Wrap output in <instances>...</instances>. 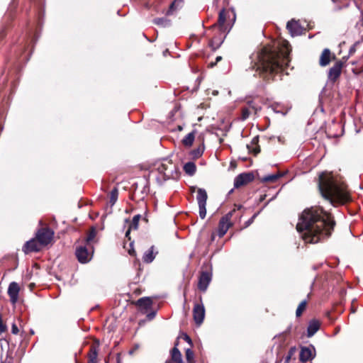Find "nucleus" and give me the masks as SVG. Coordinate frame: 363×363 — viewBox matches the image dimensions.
I'll list each match as a JSON object with an SVG mask.
<instances>
[{
  "instance_id": "16",
  "label": "nucleus",
  "mask_w": 363,
  "mask_h": 363,
  "mask_svg": "<svg viewBox=\"0 0 363 363\" xmlns=\"http://www.w3.org/2000/svg\"><path fill=\"white\" fill-rule=\"evenodd\" d=\"M133 303L138 306L142 313H145L151 309L153 302L150 297H143Z\"/></svg>"
},
{
  "instance_id": "14",
  "label": "nucleus",
  "mask_w": 363,
  "mask_h": 363,
  "mask_svg": "<svg viewBox=\"0 0 363 363\" xmlns=\"http://www.w3.org/2000/svg\"><path fill=\"white\" fill-rule=\"evenodd\" d=\"M93 250V247H91ZM92 253L89 252V250L86 246H79L76 249L75 255L80 263H87L89 262L92 257Z\"/></svg>"
},
{
  "instance_id": "6",
  "label": "nucleus",
  "mask_w": 363,
  "mask_h": 363,
  "mask_svg": "<svg viewBox=\"0 0 363 363\" xmlns=\"http://www.w3.org/2000/svg\"><path fill=\"white\" fill-rule=\"evenodd\" d=\"M236 211V209L230 211L225 216H223L218 223V235L220 238L224 236V235L227 233L228 229L233 225V223L230 222V219L233 216V214Z\"/></svg>"
},
{
  "instance_id": "51",
  "label": "nucleus",
  "mask_w": 363,
  "mask_h": 363,
  "mask_svg": "<svg viewBox=\"0 0 363 363\" xmlns=\"http://www.w3.org/2000/svg\"><path fill=\"white\" fill-rule=\"evenodd\" d=\"M144 220H145L146 222L148 221V220L147 218H144Z\"/></svg>"
},
{
  "instance_id": "46",
  "label": "nucleus",
  "mask_w": 363,
  "mask_h": 363,
  "mask_svg": "<svg viewBox=\"0 0 363 363\" xmlns=\"http://www.w3.org/2000/svg\"><path fill=\"white\" fill-rule=\"evenodd\" d=\"M190 190H191V193H194L196 190V186H191L190 187Z\"/></svg>"
},
{
  "instance_id": "43",
  "label": "nucleus",
  "mask_w": 363,
  "mask_h": 363,
  "mask_svg": "<svg viewBox=\"0 0 363 363\" xmlns=\"http://www.w3.org/2000/svg\"><path fill=\"white\" fill-rule=\"evenodd\" d=\"M155 315H156V312L152 311L147 315V318H148V320H152L155 317Z\"/></svg>"
},
{
  "instance_id": "22",
  "label": "nucleus",
  "mask_w": 363,
  "mask_h": 363,
  "mask_svg": "<svg viewBox=\"0 0 363 363\" xmlns=\"http://www.w3.org/2000/svg\"><path fill=\"white\" fill-rule=\"evenodd\" d=\"M18 292H19L18 285L15 282L11 283L9 286L8 294L10 296L11 301L13 304H15L17 301Z\"/></svg>"
},
{
  "instance_id": "18",
  "label": "nucleus",
  "mask_w": 363,
  "mask_h": 363,
  "mask_svg": "<svg viewBox=\"0 0 363 363\" xmlns=\"http://www.w3.org/2000/svg\"><path fill=\"white\" fill-rule=\"evenodd\" d=\"M99 342L96 341L93 342L88 352V362L87 363H97V357L99 353Z\"/></svg>"
},
{
  "instance_id": "8",
  "label": "nucleus",
  "mask_w": 363,
  "mask_h": 363,
  "mask_svg": "<svg viewBox=\"0 0 363 363\" xmlns=\"http://www.w3.org/2000/svg\"><path fill=\"white\" fill-rule=\"evenodd\" d=\"M208 199L207 192L205 189L199 188L197 189L196 200L199 208V216L201 218L203 219L206 215V201Z\"/></svg>"
},
{
  "instance_id": "36",
  "label": "nucleus",
  "mask_w": 363,
  "mask_h": 363,
  "mask_svg": "<svg viewBox=\"0 0 363 363\" xmlns=\"http://www.w3.org/2000/svg\"><path fill=\"white\" fill-rule=\"evenodd\" d=\"M296 351V347H291L287 353V355L285 357L284 363H289L292 357L294 355L295 352Z\"/></svg>"
},
{
  "instance_id": "44",
  "label": "nucleus",
  "mask_w": 363,
  "mask_h": 363,
  "mask_svg": "<svg viewBox=\"0 0 363 363\" xmlns=\"http://www.w3.org/2000/svg\"><path fill=\"white\" fill-rule=\"evenodd\" d=\"M11 331L13 334H17L18 333L19 330L16 324H13Z\"/></svg>"
},
{
  "instance_id": "40",
  "label": "nucleus",
  "mask_w": 363,
  "mask_h": 363,
  "mask_svg": "<svg viewBox=\"0 0 363 363\" xmlns=\"http://www.w3.org/2000/svg\"><path fill=\"white\" fill-rule=\"evenodd\" d=\"M359 44V42H357L355 43L350 48V50H349V54L350 55H353L355 52H356V47Z\"/></svg>"
},
{
  "instance_id": "34",
  "label": "nucleus",
  "mask_w": 363,
  "mask_h": 363,
  "mask_svg": "<svg viewBox=\"0 0 363 363\" xmlns=\"http://www.w3.org/2000/svg\"><path fill=\"white\" fill-rule=\"evenodd\" d=\"M140 218L141 216L140 214L134 216L129 227L133 230H137L138 228V223Z\"/></svg>"
},
{
  "instance_id": "42",
  "label": "nucleus",
  "mask_w": 363,
  "mask_h": 363,
  "mask_svg": "<svg viewBox=\"0 0 363 363\" xmlns=\"http://www.w3.org/2000/svg\"><path fill=\"white\" fill-rule=\"evenodd\" d=\"M183 339L187 342L189 344H190L191 345H192V340L191 339V337L186 335V334H184L183 335Z\"/></svg>"
},
{
  "instance_id": "3",
  "label": "nucleus",
  "mask_w": 363,
  "mask_h": 363,
  "mask_svg": "<svg viewBox=\"0 0 363 363\" xmlns=\"http://www.w3.org/2000/svg\"><path fill=\"white\" fill-rule=\"evenodd\" d=\"M318 187L321 196L333 206L343 205L352 201L347 185L340 175L328 172L320 173Z\"/></svg>"
},
{
  "instance_id": "47",
  "label": "nucleus",
  "mask_w": 363,
  "mask_h": 363,
  "mask_svg": "<svg viewBox=\"0 0 363 363\" xmlns=\"http://www.w3.org/2000/svg\"><path fill=\"white\" fill-rule=\"evenodd\" d=\"M35 286L34 284H29V287L30 288V289H32V288Z\"/></svg>"
},
{
  "instance_id": "23",
  "label": "nucleus",
  "mask_w": 363,
  "mask_h": 363,
  "mask_svg": "<svg viewBox=\"0 0 363 363\" xmlns=\"http://www.w3.org/2000/svg\"><path fill=\"white\" fill-rule=\"evenodd\" d=\"M249 152L252 153L255 156L260 152V146L259 145V136L254 137L250 143L247 145Z\"/></svg>"
},
{
  "instance_id": "50",
  "label": "nucleus",
  "mask_w": 363,
  "mask_h": 363,
  "mask_svg": "<svg viewBox=\"0 0 363 363\" xmlns=\"http://www.w3.org/2000/svg\"><path fill=\"white\" fill-rule=\"evenodd\" d=\"M30 334L31 335H33L34 334V331L33 330H30Z\"/></svg>"
},
{
  "instance_id": "12",
  "label": "nucleus",
  "mask_w": 363,
  "mask_h": 363,
  "mask_svg": "<svg viewBox=\"0 0 363 363\" xmlns=\"http://www.w3.org/2000/svg\"><path fill=\"white\" fill-rule=\"evenodd\" d=\"M344 66V62L337 61L335 64L330 68L328 74V79L332 83H335L340 77L342 69Z\"/></svg>"
},
{
  "instance_id": "21",
  "label": "nucleus",
  "mask_w": 363,
  "mask_h": 363,
  "mask_svg": "<svg viewBox=\"0 0 363 363\" xmlns=\"http://www.w3.org/2000/svg\"><path fill=\"white\" fill-rule=\"evenodd\" d=\"M320 328V322L317 319H312L309 321L307 328V337H311L313 336Z\"/></svg>"
},
{
  "instance_id": "13",
  "label": "nucleus",
  "mask_w": 363,
  "mask_h": 363,
  "mask_svg": "<svg viewBox=\"0 0 363 363\" xmlns=\"http://www.w3.org/2000/svg\"><path fill=\"white\" fill-rule=\"evenodd\" d=\"M212 278V274L209 271H201L199 277L197 287L201 291H206Z\"/></svg>"
},
{
  "instance_id": "11",
  "label": "nucleus",
  "mask_w": 363,
  "mask_h": 363,
  "mask_svg": "<svg viewBox=\"0 0 363 363\" xmlns=\"http://www.w3.org/2000/svg\"><path fill=\"white\" fill-rule=\"evenodd\" d=\"M201 303H195L193 308V318L197 325H201L205 317V308L200 297Z\"/></svg>"
},
{
  "instance_id": "31",
  "label": "nucleus",
  "mask_w": 363,
  "mask_h": 363,
  "mask_svg": "<svg viewBox=\"0 0 363 363\" xmlns=\"http://www.w3.org/2000/svg\"><path fill=\"white\" fill-rule=\"evenodd\" d=\"M118 189L116 188V187H114L110 192V194H109V204L111 205V206H113L117 199H118Z\"/></svg>"
},
{
  "instance_id": "38",
  "label": "nucleus",
  "mask_w": 363,
  "mask_h": 363,
  "mask_svg": "<svg viewBox=\"0 0 363 363\" xmlns=\"http://www.w3.org/2000/svg\"><path fill=\"white\" fill-rule=\"evenodd\" d=\"M222 57L221 56H218L216 58V61L215 62H211L208 64V67H210V68H212L214 66H216L217 65V63L220 61L222 60Z\"/></svg>"
},
{
  "instance_id": "45",
  "label": "nucleus",
  "mask_w": 363,
  "mask_h": 363,
  "mask_svg": "<svg viewBox=\"0 0 363 363\" xmlns=\"http://www.w3.org/2000/svg\"><path fill=\"white\" fill-rule=\"evenodd\" d=\"M131 230H133V229L129 227L128 230L125 233V238H127L129 240H130V233Z\"/></svg>"
},
{
  "instance_id": "5",
  "label": "nucleus",
  "mask_w": 363,
  "mask_h": 363,
  "mask_svg": "<svg viewBox=\"0 0 363 363\" xmlns=\"http://www.w3.org/2000/svg\"><path fill=\"white\" fill-rule=\"evenodd\" d=\"M39 225L40 226L37 229L35 236L45 247L52 245L55 242L54 230L47 224H43L42 220H40Z\"/></svg>"
},
{
  "instance_id": "9",
  "label": "nucleus",
  "mask_w": 363,
  "mask_h": 363,
  "mask_svg": "<svg viewBox=\"0 0 363 363\" xmlns=\"http://www.w3.org/2000/svg\"><path fill=\"white\" fill-rule=\"evenodd\" d=\"M315 348L313 345H310L308 347H301V350L299 353V361L301 362L305 363L308 361L314 359L315 357Z\"/></svg>"
},
{
  "instance_id": "7",
  "label": "nucleus",
  "mask_w": 363,
  "mask_h": 363,
  "mask_svg": "<svg viewBox=\"0 0 363 363\" xmlns=\"http://www.w3.org/2000/svg\"><path fill=\"white\" fill-rule=\"evenodd\" d=\"M229 17H230L229 11L225 10V9H223L219 12L217 23L213 24L210 28H216L218 26L219 30L221 33H228L231 28V26H230L228 28V25L225 24V22L227 21V18Z\"/></svg>"
},
{
  "instance_id": "19",
  "label": "nucleus",
  "mask_w": 363,
  "mask_h": 363,
  "mask_svg": "<svg viewBox=\"0 0 363 363\" xmlns=\"http://www.w3.org/2000/svg\"><path fill=\"white\" fill-rule=\"evenodd\" d=\"M286 28L292 36L302 33V27L298 21L291 19L286 24Z\"/></svg>"
},
{
  "instance_id": "28",
  "label": "nucleus",
  "mask_w": 363,
  "mask_h": 363,
  "mask_svg": "<svg viewBox=\"0 0 363 363\" xmlns=\"http://www.w3.org/2000/svg\"><path fill=\"white\" fill-rule=\"evenodd\" d=\"M184 172L189 176H193L196 171V166L194 162H189L184 165Z\"/></svg>"
},
{
  "instance_id": "29",
  "label": "nucleus",
  "mask_w": 363,
  "mask_h": 363,
  "mask_svg": "<svg viewBox=\"0 0 363 363\" xmlns=\"http://www.w3.org/2000/svg\"><path fill=\"white\" fill-rule=\"evenodd\" d=\"M194 139H195V132L192 131V132L189 133L187 135H186L183 138L182 142V144L185 147H189L193 145Z\"/></svg>"
},
{
  "instance_id": "35",
  "label": "nucleus",
  "mask_w": 363,
  "mask_h": 363,
  "mask_svg": "<svg viewBox=\"0 0 363 363\" xmlns=\"http://www.w3.org/2000/svg\"><path fill=\"white\" fill-rule=\"evenodd\" d=\"M186 359L188 363H195L194 361V353L190 348L186 349L185 351Z\"/></svg>"
},
{
  "instance_id": "27",
  "label": "nucleus",
  "mask_w": 363,
  "mask_h": 363,
  "mask_svg": "<svg viewBox=\"0 0 363 363\" xmlns=\"http://www.w3.org/2000/svg\"><path fill=\"white\" fill-rule=\"evenodd\" d=\"M205 146L203 143L200 144L196 148L192 150L189 155L194 160H196L202 156L203 152H204Z\"/></svg>"
},
{
  "instance_id": "26",
  "label": "nucleus",
  "mask_w": 363,
  "mask_h": 363,
  "mask_svg": "<svg viewBox=\"0 0 363 363\" xmlns=\"http://www.w3.org/2000/svg\"><path fill=\"white\" fill-rule=\"evenodd\" d=\"M284 174L278 172L276 174H269L259 179L262 183H274L282 177Z\"/></svg>"
},
{
  "instance_id": "4",
  "label": "nucleus",
  "mask_w": 363,
  "mask_h": 363,
  "mask_svg": "<svg viewBox=\"0 0 363 363\" xmlns=\"http://www.w3.org/2000/svg\"><path fill=\"white\" fill-rule=\"evenodd\" d=\"M155 166L157 171L162 176L164 181L178 179L179 175L178 167L171 160L163 159Z\"/></svg>"
},
{
  "instance_id": "37",
  "label": "nucleus",
  "mask_w": 363,
  "mask_h": 363,
  "mask_svg": "<svg viewBox=\"0 0 363 363\" xmlns=\"http://www.w3.org/2000/svg\"><path fill=\"white\" fill-rule=\"evenodd\" d=\"M250 115V110L248 107H243L241 109V119L246 120Z\"/></svg>"
},
{
  "instance_id": "32",
  "label": "nucleus",
  "mask_w": 363,
  "mask_h": 363,
  "mask_svg": "<svg viewBox=\"0 0 363 363\" xmlns=\"http://www.w3.org/2000/svg\"><path fill=\"white\" fill-rule=\"evenodd\" d=\"M308 301L306 300L302 301L298 306L296 311V316L297 318L301 317L303 313L306 311L307 307Z\"/></svg>"
},
{
  "instance_id": "1",
  "label": "nucleus",
  "mask_w": 363,
  "mask_h": 363,
  "mask_svg": "<svg viewBox=\"0 0 363 363\" xmlns=\"http://www.w3.org/2000/svg\"><path fill=\"white\" fill-rule=\"evenodd\" d=\"M335 225L330 213L320 206H312L302 212L296 230L306 242L317 243L330 238Z\"/></svg>"
},
{
  "instance_id": "41",
  "label": "nucleus",
  "mask_w": 363,
  "mask_h": 363,
  "mask_svg": "<svg viewBox=\"0 0 363 363\" xmlns=\"http://www.w3.org/2000/svg\"><path fill=\"white\" fill-rule=\"evenodd\" d=\"M257 216V214H254L251 218H250L247 221L245 222V227L249 226L251 223H253L254 219Z\"/></svg>"
},
{
  "instance_id": "53",
  "label": "nucleus",
  "mask_w": 363,
  "mask_h": 363,
  "mask_svg": "<svg viewBox=\"0 0 363 363\" xmlns=\"http://www.w3.org/2000/svg\"><path fill=\"white\" fill-rule=\"evenodd\" d=\"M235 15L234 14L233 15V20H235Z\"/></svg>"
},
{
  "instance_id": "17",
  "label": "nucleus",
  "mask_w": 363,
  "mask_h": 363,
  "mask_svg": "<svg viewBox=\"0 0 363 363\" xmlns=\"http://www.w3.org/2000/svg\"><path fill=\"white\" fill-rule=\"evenodd\" d=\"M227 33H221L219 30L218 34L213 36L209 41L208 45L213 51L218 49L224 41Z\"/></svg>"
},
{
  "instance_id": "49",
  "label": "nucleus",
  "mask_w": 363,
  "mask_h": 363,
  "mask_svg": "<svg viewBox=\"0 0 363 363\" xmlns=\"http://www.w3.org/2000/svg\"><path fill=\"white\" fill-rule=\"evenodd\" d=\"M242 208V206H239L238 207V210H240V208Z\"/></svg>"
},
{
  "instance_id": "33",
  "label": "nucleus",
  "mask_w": 363,
  "mask_h": 363,
  "mask_svg": "<svg viewBox=\"0 0 363 363\" xmlns=\"http://www.w3.org/2000/svg\"><path fill=\"white\" fill-rule=\"evenodd\" d=\"M96 235V230L94 227H91L88 232L86 239V242L88 245L94 240Z\"/></svg>"
},
{
  "instance_id": "48",
  "label": "nucleus",
  "mask_w": 363,
  "mask_h": 363,
  "mask_svg": "<svg viewBox=\"0 0 363 363\" xmlns=\"http://www.w3.org/2000/svg\"><path fill=\"white\" fill-rule=\"evenodd\" d=\"M178 130H182V127L181 125H178Z\"/></svg>"
},
{
  "instance_id": "24",
  "label": "nucleus",
  "mask_w": 363,
  "mask_h": 363,
  "mask_svg": "<svg viewBox=\"0 0 363 363\" xmlns=\"http://www.w3.org/2000/svg\"><path fill=\"white\" fill-rule=\"evenodd\" d=\"M331 52L329 49L325 48L323 50L319 60V64L321 67L328 65L331 61Z\"/></svg>"
},
{
  "instance_id": "20",
  "label": "nucleus",
  "mask_w": 363,
  "mask_h": 363,
  "mask_svg": "<svg viewBox=\"0 0 363 363\" xmlns=\"http://www.w3.org/2000/svg\"><path fill=\"white\" fill-rule=\"evenodd\" d=\"M178 342L175 343L174 347L171 350V358L166 361L165 363H184L182 355L177 348Z\"/></svg>"
},
{
  "instance_id": "39",
  "label": "nucleus",
  "mask_w": 363,
  "mask_h": 363,
  "mask_svg": "<svg viewBox=\"0 0 363 363\" xmlns=\"http://www.w3.org/2000/svg\"><path fill=\"white\" fill-rule=\"evenodd\" d=\"M175 9V1H173L169 7L168 11H167V15H171L172 14L173 11Z\"/></svg>"
},
{
  "instance_id": "25",
  "label": "nucleus",
  "mask_w": 363,
  "mask_h": 363,
  "mask_svg": "<svg viewBox=\"0 0 363 363\" xmlns=\"http://www.w3.org/2000/svg\"><path fill=\"white\" fill-rule=\"evenodd\" d=\"M158 254L157 251L155 252V246H151L143 255V261L145 263H151L155 258V256Z\"/></svg>"
},
{
  "instance_id": "15",
  "label": "nucleus",
  "mask_w": 363,
  "mask_h": 363,
  "mask_svg": "<svg viewBox=\"0 0 363 363\" xmlns=\"http://www.w3.org/2000/svg\"><path fill=\"white\" fill-rule=\"evenodd\" d=\"M43 248L45 247L39 242V240L35 236L24 244L25 253L40 252Z\"/></svg>"
},
{
  "instance_id": "2",
  "label": "nucleus",
  "mask_w": 363,
  "mask_h": 363,
  "mask_svg": "<svg viewBox=\"0 0 363 363\" xmlns=\"http://www.w3.org/2000/svg\"><path fill=\"white\" fill-rule=\"evenodd\" d=\"M291 45L284 40L278 46L267 45L257 53L256 72L264 81L273 79L275 75L284 71L290 62Z\"/></svg>"
},
{
  "instance_id": "10",
  "label": "nucleus",
  "mask_w": 363,
  "mask_h": 363,
  "mask_svg": "<svg viewBox=\"0 0 363 363\" xmlns=\"http://www.w3.org/2000/svg\"><path fill=\"white\" fill-rule=\"evenodd\" d=\"M255 179L253 172H244L238 174L234 179V187L240 188L252 182Z\"/></svg>"
},
{
  "instance_id": "30",
  "label": "nucleus",
  "mask_w": 363,
  "mask_h": 363,
  "mask_svg": "<svg viewBox=\"0 0 363 363\" xmlns=\"http://www.w3.org/2000/svg\"><path fill=\"white\" fill-rule=\"evenodd\" d=\"M154 24L161 26L167 27L171 25V21L167 18H156L153 20Z\"/></svg>"
},
{
  "instance_id": "52",
  "label": "nucleus",
  "mask_w": 363,
  "mask_h": 363,
  "mask_svg": "<svg viewBox=\"0 0 363 363\" xmlns=\"http://www.w3.org/2000/svg\"><path fill=\"white\" fill-rule=\"evenodd\" d=\"M330 312H328V316L330 317Z\"/></svg>"
}]
</instances>
